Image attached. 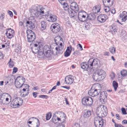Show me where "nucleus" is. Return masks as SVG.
Wrapping results in <instances>:
<instances>
[{"instance_id": "nucleus-1", "label": "nucleus", "mask_w": 127, "mask_h": 127, "mask_svg": "<svg viewBox=\"0 0 127 127\" xmlns=\"http://www.w3.org/2000/svg\"><path fill=\"white\" fill-rule=\"evenodd\" d=\"M37 9V7L34 5L31 7L30 10V12L31 13L32 16L30 17L28 20L27 21L26 26L31 29H33L35 27L34 23L35 20L34 17L38 16L41 14H44L45 10H43L42 7L39 10H38Z\"/></svg>"}, {"instance_id": "nucleus-2", "label": "nucleus", "mask_w": 127, "mask_h": 127, "mask_svg": "<svg viewBox=\"0 0 127 127\" xmlns=\"http://www.w3.org/2000/svg\"><path fill=\"white\" fill-rule=\"evenodd\" d=\"M96 113L97 115L96 117H104L107 115V110L105 106L101 105L97 108Z\"/></svg>"}, {"instance_id": "nucleus-3", "label": "nucleus", "mask_w": 127, "mask_h": 127, "mask_svg": "<svg viewBox=\"0 0 127 127\" xmlns=\"http://www.w3.org/2000/svg\"><path fill=\"white\" fill-rule=\"evenodd\" d=\"M56 113L59 115L60 116H57L55 114H54L51 121L54 123H57L59 121L63 122L65 120V116L61 113H60L59 111L57 112Z\"/></svg>"}, {"instance_id": "nucleus-4", "label": "nucleus", "mask_w": 127, "mask_h": 127, "mask_svg": "<svg viewBox=\"0 0 127 127\" xmlns=\"http://www.w3.org/2000/svg\"><path fill=\"white\" fill-rule=\"evenodd\" d=\"M23 100L20 97H16L11 102L10 105L11 107L16 108L19 107L22 105Z\"/></svg>"}, {"instance_id": "nucleus-5", "label": "nucleus", "mask_w": 127, "mask_h": 127, "mask_svg": "<svg viewBox=\"0 0 127 127\" xmlns=\"http://www.w3.org/2000/svg\"><path fill=\"white\" fill-rule=\"evenodd\" d=\"M106 121L102 118L95 117L94 121L95 125L96 127H102L106 125Z\"/></svg>"}, {"instance_id": "nucleus-6", "label": "nucleus", "mask_w": 127, "mask_h": 127, "mask_svg": "<svg viewBox=\"0 0 127 127\" xmlns=\"http://www.w3.org/2000/svg\"><path fill=\"white\" fill-rule=\"evenodd\" d=\"M99 63V60L97 59H93V58L90 59L88 62V64L90 65V72H92L94 69L93 68H95V66H97L98 64Z\"/></svg>"}, {"instance_id": "nucleus-7", "label": "nucleus", "mask_w": 127, "mask_h": 127, "mask_svg": "<svg viewBox=\"0 0 127 127\" xmlns=\"http://www.w3.org/2000/svg\"><path fill=\"white\" fill-rule=\"evenodd\" d=\"M82 104L85 106H91L93 102L92 98L90 96L84 97L82 99Z\"/></svg>"}, {"instance_id": "nucleus-8", "label": "nucleus", "mask_w": 127, "mask_h": 127, "mask_svg": "<svg viewBox=\"0 0 127 127\" xmlns=\"http://www.w3.org/2000/svg\"><path fill=\"white\" fill-rule=\"evenodd\" d=\"M28 41L31 42L33 41L35 38V33L31 30H28L26 31Z\"/></svg>"}, {"instance_id": "nucleus-9", "label": "nucleus", "mask_w": 127, "mask_h": 127, "mask_svg": "<svg viewBox=\"0 0 127 127\" xmlns=\"http://www.w3.org/2000/svg\"><path fill=\"white\" fill-rule=\"evenodd\" d=\"M25 81V78L22 76H20L18 77L15 81V87L17 88H21L22 84Z\"/></svg>"}, {"instance_id": "nucleus-10", "label": "nucleus", "mask_w": 127, "mask_h": 127, "mask_svg": "<svg viewBox=\"0 0 127 127\" xmlns=\"http://www.w3.org/2000/svg\"><path fill=\"white\" fill-rule=\"evenodd\" d=\"M114 1V0H103V2L104 5L106 6L104 8L105 11L108 12L110 11L109 7L111 6L113 4Z\"/></svg>"}, {"instance_id": "nucleus-11", "label": "nucleus", "mask_w": 127, "mask_h": 127, "mask_svg": "<svg viewBox=\"0 0 127 127\" xmlns=\"http://www.w3.org/2000/svg\"><path fill=\"white\" fill-rule=\"evenodd\" d=\"M87 13L85 11L81 10L79 12L78 14V18L80 21L84 22L86 20V17Z\"/></svg>"}, {"instance_id": "nucleus-12", "label": "nucleus", "mask_w": 127, "mask_h": 127, "mask_svg": "<svg viewBox=\"0 0 127 127\" xmlns=\"http://www.w3.org/2000/svg\"><path fill=\"white\" fill-rule=\"evenodd\" d=\"M44 14H45L44 15L47 16L48 18L49 19L48 21L49 22H54L57 21V17L55 15L50 13L48 11L46 13L45 11Z\"/></svg>"}, {"instance_id": "nucleus-13", "label": "nucleus", "mask_w": 127, "mask_h": 127, "mask_svg": "<svg viewBox=\"0 0 127 127\" xmlns=\"http://www.w3.org/2000/svg\"><path fill=\"white\" fill-rule=\"evenodd\" d=\"M50 28L52 32L55 33L59 32L61 30L59 24L56 23L51 25Z\"/></svg>"}, {"instance_id": "nucleus-14", "label": "nucleus", "mask_w": 127, "mask_h": 127, "mask_svg": "<svg viewBox=\"0 0 127 127\" xmlns=\"http://www.w3.org/2000/svg\"><path fill=\"white\" fill-rule=\"evenodd\" d=\"M74 0H69V4L70 6V9L71 10H75L76 11H78L79 8L77 3L74 2Z\"/></svg>"}, {"instance_id": "nucleus-15", "label": "nucleus", "mask_w": 127, "mask_h": 127, "mask_svg": "<svg viewBox=\"0 0 127 127\" xmlns=\"http://www.w3.org/2000/svg\"><path fill=\"white\" fill-rule=\"evenodd\" d=\"M107 92L105 91L101 92L99 97L100 101L103 103H104L107 101Z\"/></svg>"}, {"instance_id": "nucleus-16", "label": "nucleus", "mask_w": 127, "mask_h": 127, "mask_svg": "<svg viewBox=\"0 0 127 127\" xmlns=\"http://www.w3.org/2000/svg\"><path fill=\"white\" fill-rule=\"evenodd\" d=\"M101 88L99 89H91L88 92V94L89 95L92 97H94L97 95L100 92Z\"/></svg>"}, {"instance_id": "nucleus-17", "label": "nucleus", "mask_w": 127, "mask_h": 127, "mask_svg": "<svg viewBox=\"0 0 127 127\" xmlns=\"http://www.w3.org/2000/svg\"><path fill=\"white\" fill-rule=\"evenodd\" d=\"M96 72L102 80L106 76L105 72L102 69H99L96 71Z\"/></svg>"}, {"instance_id": "nucleus-18", "label": "nucleus", "mask_w": 127, "mask_h": 127, "mask_svg": "<svg viewBox=\"0 0 127 127\" xmlns=\"http://www.w3.org/2000/svg\"><path fill=\"white\" fill-rule=\"evenodd\" d=\"M74 80V77L71 75L67 76L65 79V81L66 84H71Z\"/></svg>"}, {"instance_id": "nucleus-19", "label": "nucleus", "mask_w": 127, "mask_h": 127, "mask_svg": "<svg viewBox=\"0 0 127 127\" xmlns=\"http://www.w3.org/2000/svg\"><path fill=\"white\" fill-rule=\"evenodd\" d=\"M108 17L106 15L100 14L97 17L98 21L100 23H103L108 19Z\"/></svg>"}, {"instance_id": "nucleus-20", "label": "nucleus", "mask_w": 127, "mask_h": 127, "mask_svg": "<svg viewBox=\"0 0 127 127\" xmlns=\"http://www.w3.org/2000/svg\"><path fill=\"white\" fill-rule=\"evenodd\" d=\"M5 34L7 37L9 39H10L13 37L14 34V31L13 30L11 29V28L8 29Z\"/></svg>"}, {"instance_id": "nucleus-21", "label": "nucleus", "mask_w": 127, "mask_h": 127, "mask_svg": "<svg viewBox=\"0 0 127 127\" xmlns=\"http://www.w3.org/2000/svg\"><path fill=\"white\" fill-rule=\"evenodd\" d=\"M120 18H122L121 19L122 22H125L127 19V12L124 11L120 15Z\"/></svg>"}, {"instance_id": "nucleus-22", "label": "nucleus", "mask_w": 127, "mask_h": 127, "mask_svg": "<svg viewBox=\"0 0 127 127\" xmlns=\"http://www.w3.org/2000/svg\"><path fill=\"white\" fill-rule=\"evenodd\" d=\"M80 66L82 69L86 71H88L90 68V65L85 62L82 63Z\"/></svg>"}, {"instance_id": "nucleus-23", "label": "nucleus", "mask_w": 127, "mask_h": 127, "mask_svg": "<svg viewBox=\"0 0 127 127\" xmlns=\"http://www.w3.org/2000/svg\"><path fill=\"white\" fill-rule=\"evenodd\" d=\"M29 85L27 84H24L23 83L21 85V88H24L27 89V92H26L25 94L24 93V94H23L22 96L23 97H25L28 94V92L29 91Z\"/></svg>"}, {"instance_id": "nucleus-24", "label": "nucleus", "mask_w": 127, "mask_h": 127, "mask_svg": "<svg viewBox=\"0 0 127 127\" xmlns=\"http://www.w3.org/2000/svg\"><path fill=\"white\" fill-rule=\"evenodd\" d=\"M95 18V15L93 13H91L89 14H87L86 17V20H89L92 21L94 20Z\"/></svg>"}, {"instance_id": "nucleus-25", "label": "nucleus", "mask_w": 127, "mask_h": 127, "mask_svg": "<svg viewBox=\"0 0 127 127\" xmlns=\"http://www.w3.org/2000/svg\"><path fill=\"white\" fill-rule=\"evenodd\" d=\"M76 11L75 10H71V9H69L68 12L69 15L71 18L74 17L76 15L77 13Z\"/></svg>"}, {"instance_id": "nucleus-26", "label": "nucleus", "mask_w": 127, "mask_h": 127, "mask_svg": "<svg viewBox=\"0 0 127 127\" xmlns=\"http://www.w3.org/2000/svg\"><path fill=\"white\" fill-rule=\"evenodd\" d=\"M100 9V6L99 5H97L95 6L93 9V11L95 13H97L99 12Z\"/></svg>"}, {"instance_id": "nucleus-27", "label": "nucleus", "mask_w": 127, "mask_h": 127, "mask_svg": "<svg viewBox=\"0 0 127 127\" xmlns=\"http://www.w3.org/2000/svg\"><path fill=\"white\" fill-rule=\"evenodd\" d=\"M63 48V47H60L59 46L56 47L55 49L56 51V54L58 55V54H62L64 50Z\"/></svg>"}, {"instance_id": "nucleus-28", "label": "nucleus", "mask_w": 127, "mask_h": 127, "mask_svg": "<svg viewBox=\"0 0 127 127\" xmlns=\"http://www.w3.org/2000/svg\"><path fill=\"white\" fill-rule=\"evenodd\" d=\"M91 114L90 111L85 110L84 111L83 116L85 118H88L90 116Z\"/></svg>"}, {"instance_id": "nucleus-29", "label": "nucleus", "mask_w": 127, "mask_h": 127, "mask_svg": "<svg viewBox=\"0 0 127 127\" xmlns=\"http://www.w3.org/2000/svg\"><path fill=\"white\" fill-rule=\"evenodd\" d=\"M43 52H45V56L47 57H50L53 53V50L51 49L49 50H45Z\"/></svg>"}, {"instance_id": "nucleus-30", "label": "nucleus", "mask_w": 127, "mask_h": 127, "mask_svg": "<svg viewBox=\"0 0 127 127\" xmlns=\"http://www.w3.org/2000/svg\"><path fill=\"white\" fill-rule=\"evenodd\" d=\"M42 49V48L39 45L38 46V47H32V52L34 53H36L39 51L41 49Z\"/></svg>"}, {"instance_id": "nucleus-31", "label": "nucleus", "mask_w": 127, "mask_h": 127, "mask_svg": "<svg viewBox=\"0 0 127 127\" xmlns=\"http://www.w3.org/2000/svg\"><path fill=\"white\" fill-rule=\"evenodd\" d=\"M93 78L94 80L95 81H99L100 80H102L99 77L96 72L93 74Z\"/></svg>"}, {"instance_id": "nucleus-32", "label": "nucleus", "mask_w": 127, "mask_h": 127, "mask_svg": "<svg viewBox=\"0 0 127 127\" xmlns=\"http://www.w3.org/2000/svg\"><path fill=\"white\" fill-rule=\"evenodd\" d=\"M5 96L4 94H3L1 95H0V103L4 104H5Z\"/></svg>"}, {"instance_id": "nucleus-33", "label": "nucleus", "mask_w": 127, "mask_h": 127, "mask_svg": "<svg viewBox=\"0 0 127 127\" xmlns=\"http://www.w3.org/2000/svg\"><path fill=\"white\" fill-rule=\"evenodd\" d=\"M38 55L39 58L43 57L45 56V52H44L41 49L38 52Z\"/></svg>"}, {"instance_id": "nucleus-34", "label": "nucleus", "mask_w": 127, "mask_h": 127, "mask_svg": "<svg viewBox=\"0 0 127 127\" xmlns=\"http://www.w3.org/2000/svg\"><path fill=\"white\" fill-rule=\"evenodd\" d=\"M41 29L42 30H45L46 27V23L44 21H42L41 22Z\"/></svg>"}, {"instance_id": "nucleus-35", "label": "nucleus", "mask_w": 127, "mask_h": 127, "mask_svg": "<svg viewBox=\"0 0 127 127\" xmlns=\"http://www.w3.org/2000/svg\"><path fill=\"white\" fill-rule=\"evenodd\" d=\"M120 74L122 76L121 77V79L123 77L126 76L127 74V71L126 70H123L120 72Z\"/></svg>"}, {"instance_id": "nucleus-36", "label": "nucleus", "mask_w": 127, "mask_h": 127, "mask_svg": "<svg viewBox=\"0 0 127 127\" xmlns=\"http://www.w3.org/2000/svg\"><path fill=\"white\" fill-rule=\"evenodd\" d=\"M118 83L115 81H114L113 83V87L114 90L116 91L117 88L118 87Z\"/></svg>"}, {"instance_id": "nucleus-37", "label": "nucleus", "mask_w": 127, "mask_h": 127, "mask_svg": "<svg viewBox=\"0 0 127 127\" xmlns=\"http://www.w3.org/2000/svg\"><path fill=\"white\" fill-rule=\"evenodd\" d=\"M61 4L63 5V7L65 10H68V11L69 9H70V8H68L69 6L68 4L66 3L65 2H64V3L63 4Z\"/></svg>"}, {"instance_id": "nucleus-38", "label": "nucleus", "mask_w": 127, "mask_h": 127, "mask_svg": "<svg viewBox=\"0 0 127 127\" xmlns=\"http://www.w3.org/2000/svg\"><path fill=\"white\" fill-rule=\"evenodd\" d=\"M57 39H59V41L63 40L62 38L60 36H58L57 37H56L55 38L54 40L55 43H56V44H58V40Z\"/></svg>"}, {"instance_id": "nucleus-39", "label": "nucleus", "mask_w": 127, "mask_h": 127, "mask_svg": "<svg viewBox=\"0 0 127 127\" xmlns=\"http://www.w3.org/2000/svg\"><path fill=\"white\" fill-rule=\"evenodd\" d=\"M11 59H10L8 64H9V66L10 68H12L13 67L14 64L13 63V62L11 61Z\"/></svg>"}, {"instance_id": "nucleus-40", "label": "nucleus", "mask_w": 127, "mask_h": 127, "mask_svg": "<svg viewBox=\"0 0 127 127\" xmlns=\"http://www.w3.org/2000/svg\"><path fill=\"white\" fill-rule=\"evenodd\" d=\"M8 81L9 82V84L10 85L11 84L15 82V79L14 78H9L8 79Z\"/></svg>"}, {"instance_id": "nucleus-41", "label": "nucleus", "mask_w": 127, "mask_h": 127, "mask_svg": "<svg viewBox=\"0 0 127 127\" xmlns=\"http://www.w3.org/2000/svg\"><path fill=\"white\" fill-rule=\"evenodd\" d=\"M111 52L113 54H114L115 52V48L114 47H111L109 49Z\"/></svg>"}, {"instance_id": "nucleus-42", "label": "nucleus", "mask_w": 127, "mask_h": 127, "mask_svg": "<svg viewBox=\"0 0 127 127\" xmlns=\"http://www.w3.org/2000/svg\"><path fill=\"white\" fill-rule=\"evenodd\" d=\"M51 116V113H49L46 114V119L47 120H49Z\"/></svg>"}, {"instance_id": "nucleus-43", "label": "nucleus", "mask_w": 127, "mask_h": 127, "mask_svg": "<svg viewBox=\"0 0 127 127\" xmlns=\"http://www.w3.org/2000/svg\"><path fill=\"white\" fill-rule=\"evenodd\" d=\"M71 53V51H66L64 53V56L66 57H67L70 55Z\"/></svg>"}, {"instance_id": "nucleus-44", "label": "nucleus", "mask_w": 127, "mask_h": 127, "mask_svg": "<svg viewBox=\"0 0 127 127\" xmlns=\"http://www.w3.org/2000/svg\"><path fill=\"white\" fill-rule=\"evenodd\" d=\"M50 50V49L49 48V46L48 45H47L44 46L43 50V51H45V50Z\"/></svg>"}, {"instance_id": "nucleus-45", "label": "nucleus", "mask_w": 127, "mask_h": 127, "mask_svg": "<svg viewBox=\"0 0 127 127\" xmlns=\"http://www.w3.org/2000/svg\"><path fill=\"white\" fill-rule=\"evenodd\" d=\"M39 97L40 98H45L46 99L48 98L49 97L48 96L44 95H40L39 96Z\"/></svg>"}, {"instance_id": "nucleus-46", "label": "nucleus", "mask_w": 127, "mask_h": 127, "mask_svg": "<svg viewBox=\"0 0 127 127\" xmlns=\"http://www.w3.org/2000/svg\"><path fill=\"white\" fill-rule=\"evenodd\" d=\"M122 111L123 114L124 115L126 114L127 113H126V110L124 108H122L121 109Z\"/></svg>"}, {"instance_id": "nucleus-47", "label": "nucleus", "mask_w": 127, "mask_h": 127, "mask_svg": "<svg viewBox=\"0 0 127 127\" xmlns=\"http://www.w3.org/2000/svg\"><path fill=\"white\" fill-rule=\"evenodd\" d=\"M77 47L78 49L80 50H83L82 46L80 44H79L77 45Z\"/></svg>"}, {"instance_id": "nucleus-48", "label": "nucleus", "mask_w": 127, "mask_h": 127, "mask_svg": "<svg viewBox=\"0 0 127 127\" xmlns=\"http://www.w3.org/2000/svg\"><path fill=\"white\" fill-rule=\"evenodd\" d=\"M18 70V69L17 67H14L13 69L12 74H14L17 72Z\"/></svg>"}, {"instance_id": "nucleus-49", "label": "nucleus", "mask_w": 127, "mask_h": 127, "mask_svg": "<svg viewBox=\"0 0 127 127\" xmlns=\"http://www.w3.org/2000/svg\"><path fill=\"white\" fill-rule=\"evenodd\" d=\"M111 78L112 79H113L115 77V74L114 73H111L110 75Z\"/></svg>"}, {"instance_id": "nucleus-50", "label": "nucleus", "mask_w": 127, "mask_h": 127, "mask_svg": "<svg viewBox=\"0 0 127 127\" xmlns=\"http://www.w3.org/2000/svg\"><path fill=\"white\" fill-rule=\"evenodd\" d=\"M7 13L10 15L11 17H13V13L11 11L9 10H8L7 11Z\"/></svg>"}, {"instance_id": "nucleus-51", "label": "nucleus", "mask_w": 127, "mask_h": 127, "mask_svg": "<svg viewBox=\"0 0 127 127\" xmlns=\"http://www.w3.org/2000/svg\"><path fill=\"white\" fill-rule=\"evenodd\" d=\"M115 127H124V126H122L120 124H117L115 123Z\"/></svg>"}, {"instance_id": "nucleus-52", "label": "nucleus", "mask_w": 127, "mask_h": 127, "mask_svg": "<svg viewBox=\"0 0 127 127\" xmlns=\"http://www.w3.org/2000/svg\"><path fill=\"white\" fill-rule=\"evenodd\" d=\"M4 56L3 53L0 51V59H3Z\"/></svg>"}, {"instance_id": "nucleus-53", "label": "nucleus", "mask_w": 127, "mask_h": 127, "mask_svg": "<svg viewBox=\"0 0 127 127\" xmlns=\"http://www.w3.org/2000/svg\"><path fill=\"white\" fill-rule=\"evenodd\" d=\"M85 27L86 30H88L90 28V26L88 24H86L85 25Z\"/></svg>"}, {"instance_id": "nucleus-54", "label": "nucleus", "mask_w": 127, "mask_h": 127, "mask_svg": "<svg viewBox=\"0 0 127 127\" xmlns=\"http://www.w3.org/2000/svg\"><path fill=\"white\" fill-rule=\"evenodd\" d=\"M58 1L61 4H63L66 2L65 0H58Z\"/></svg>"}, {"instance_id": "nucleus-55", "label": "nucleus", "mask_w": 127, "mask_h": 127, "mask_svg": "<svg viewBox=\"0 0 127 127\" xmlns=\"http://www.w3.org/2000/svg\"><path fill=\"white\" fill-rule=\"evenodd\" d=\"M80 125L78 123H75L73 127H80Z\"/></svg>"}, {"instance_id": "nucleus-56", "label": "nucleus", "mask_w": 127, "mask_h": 127, "mask_svg": "<svg viewBox=\"0 0 127 127\" xmlns=\"http://www.w3.org/2000/svg\"><path fill=\"white\" fill-rule=\"evenodd\" d=\"M122 123L123 124H127V120H124Z\"/></svg>"}, {"instance_id": "nucleus-57", "label": "nucleus", "mask_w": 127, "mask_h": 127, "mask_svg": "<svg viewBox=\"0 0 127 127\" xmlns=\"http://www.w3.org/2000/svg\"><path fill=\"white\" fill-rule=\"evenodd\" d=\"M116 118L119 120H120L121 119V117H120L118 114H116Z\"/></svg>"}, {"instance_id": "nucleus-58", "label": "nucleus", "mask_w": 127, "mask_h": 127, "mask_svg": "<svg viewBox=\"0 0 127 127\" xmlns=\"http://www.w3.org/2000/svg\"><path fill=\"white\" fill-rule=\"evenodd\" d=\"M111 13L112 14H115V9L114 8L112 9L110 11Z\"/></svg>"}, {"instance_id": "nucleus-59", "label": "nucleus", "mask_w": 127, "mask_h": 127, "mask_svg": "<svg viewBox=\"0 0 127 127\" xmlns=\"http://www.w3.org/2000/svg\"><path fill=\"white\" fill-rule=\"evenodd\" d=\"M33 96L35 97H36L37 96V93L36 92H33Z\"/></svg>"}, {"instance_id": "nucleus-60", "label": "nucleus", "mask_w": 127, "mask_h": 127, "mask_svg": "<svg viewBox=\"0 0 127 127\" xmlns=\"http://www.w3.org/2000/svg\"><path fill=\"white\" fill-rule=\"evenodd\" d=\"M23 90H22L23 91V92H22V93H23L24 94V93L25 94L26 92H27V89H26L24 88H23Z\"/></svg>"}, {"instance_id": "nucleus-61", "label": "nucleus", "mask_w": 127, "mask_h": 127, "mask_svg": "<svg viewBox=\"0 0 127 127\" xmlns=\"http://www.w3.org/2000/svg\"><path fill=\"white\" fill-rule=\"evenodd\" d=\"M4 17V16L3 14H1L0 17V19L2 21L3 20V19Z\"/></svg>"}, {"instance_id": "nucleus-62", "label": "nucleus", "mask_w": 127, "mask_h": 127, "mask_svg": "<svg viewBox=\"0 0 127 127\" xmlns=\"http://www.w3.org/2000/svg\"><path fill=\"white\" fill-rule=\"evenodd\" d=\"M62 88H65L66 89L69 90V89L70 88L69 87H67V86H62L61 87Z\"/></svg>"}, {"instance_id": "nucleus-63", "label": "nucleus", "mask_w": 127, "mask_h": 127, "mask_svg": "<svg viewBox=\"0 0 127 127\" xmlns=\"http://www.w3.org/2000/svg\"><path fill=\"white\" fill-rule=\"evenodd\" d=\"M111 31L112 32V33H113V32L114 33H115V32H117V29L116 28H114V29H113V30H111Z\"/></svg>"}, {"instance_id": "nucleus-64", "label": "nucleus", "mask_w": 127, "mask_h": 127, "mask_svg": "<svg viewBox=\"0 0 127 127\" xmlns=\"http://www.w3.org/2000/svg\"><path fill=\"white\" fill-rule=\"evenodd\" d=\"M4 82L3 81H0V86H2L3 85Z\"/></svg>"}]
</instances>
